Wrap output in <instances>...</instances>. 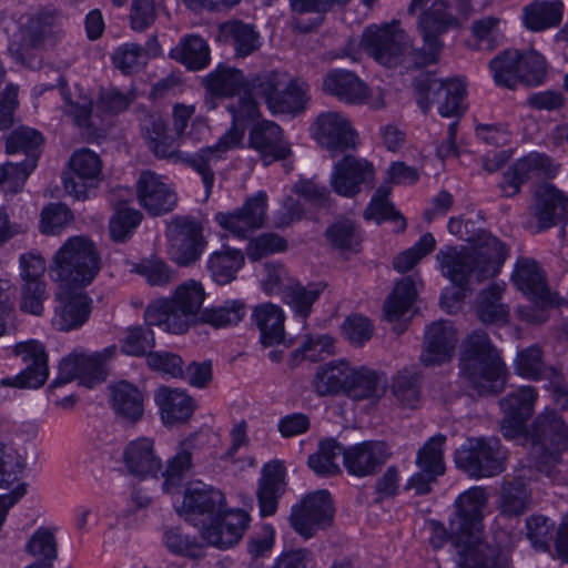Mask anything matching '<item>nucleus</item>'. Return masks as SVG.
I'll list each match as a JSON object with an SVG mask.
<instances>
[{"instance_id":"obj_1","label":"nucleus","mask_w":568,"mask_h":568,"mask_svg":"<svg viewBox=\"0 0 568 568\" xmlns=\"http://www.w3.org/2000/svg\"><path fill=\"white\" fill-rule=\"evenodd\" d=\"M487 501L488 495L483 487H471L455 501L450 538L458 568H511L501 549L483 539V510Z\"/></svg>"},{"instance_id":"obj_2","label":"nucleus","mask_w":568,"mask_h":568,"mask_svg":"<svg viewBox=\"0 0 568 568\" xmlns=\"http://www.w3.org/2000/svg\"><path fill=\"white\" fill-rule=\"evenodd\" d=\"M182 514L186 521L200 528V536L207 546L219 549L236 545L250 521L246 511L227 508L221 490L205 485L185 490Z\"/></svg>"},{"instance_id":"obj_3","label":"nucleus","mask_w":568,"mask_h":568,"mask_svg":"<svg viewBox=\"0 0 568 568\" xmlns=\"http://www.w3.org/2000/svg\"><path fill=\"white\" fill-rule=\"evenodd\" d=\"M505 245L486 231L477 233L475 245L448 246L437 253L442 272L455 286L468 290L498 274L506 260Z\"/></svg>"},{"instance_id":"obj_4","label":"nucleus","mask_w":568,"mask_h":568,"mask_svg":"<svg viewBox=\"0 0 568 568\" xmlns=\"http://www.w3.org/2000/svg\"><path fill=\"white\" fill-rule=\"evenodd\" d=\"M459 374L478 396H495L506 385V366L484 331H475L463 342Z\"/></svg>"},{"instance_id":"obj_5","label":"nucleus","mask_w":568,"mask_h":568,"mask_svg":"<svg viewBox=\"0 0 568 568\" xmlns=\"http://www.w3.org/2000/svg\"><path fill=\"white\" fill-rule=\"evenodd\" d=\"M524 436L530 443L527 456L531 466L551 476L568 449V425L555 410H546L532 420Z\"/></svg>"},{"instance_id":"obj_6","label":"nucleus","mask_w":568,"mask_h":568,"mask_svg":"<svg viewBox=\"0 0 568 568\" xmlns=\"http://www.w3.org/2000/svg\"><path fill=\"white\" fill-rule=\"evenodd\" d=\"M101 268V257L95 244L87 236L70 237L54 254L51 276L63 287L89 285Z\"/></svg>"},{"instance_id":"obj_7","label":"nucleus","mask_w":568,"mask_h":568,"mask_svg":"<svg viewBox=\"0 0 568 568\" xmlns=\"http://www.w3.org/2000/svg\"><path fill=\"white\" fill-rule=\"evenodd\" d=\"M204 296L202 285L191 281L179 286L173 298L149 306L145 321L149 325L164 326L169 333L183 334L200 320Z\"/></svg>"},{"instance_id":"obj_8","label":"nucleus","mask_w":568,"mask_h":568,"mask_svg":"<svg viewBox=\"0 0 568 568\" xmlns=\"http://www.w3.org/2000/svg\"><path fill=\"white\" fill-rule=\"evenodd\" d=\"M234 141V138L230 134L224 139H219L214 145L202 148L194 153H189L176 150L173 139L164 133L158 138H153L148 145L158 158L170 159L175 163L181 162L199 173L205 186L206 195L209 196L215 180L214 166L217 162L223 160V151L232 145Z\"/></svg>"},{"instance_id":"obj_9","label":"nucleus","mask_w":568,"mask_h":568,"mask_svg":"<svg viewBox=\"0 0 568 568\" xmlns=\"http://www.w3.org/2000/svg\"><path fill=\"white\" fill-rule=\"evenodd\" d=\"M251 85L256 95L265 99L272 113L296 114L305 109L307 84L286 73L263 72L251 80Z\"/></svg>"},{"instance_id":"obj_10","label":"nucleus","mask_w":568,"mask_h":568,"mask_svg":"<svg viewBox=\"0 0 568 568\" xmlns=\"http://www.w3.org/2000/svg\"><path fill=\"white\" fill-rule=\"evenodd\" d=\"M454 460L468 477L488 478L506 469L507 450L497 437L468 438L455 452Z\"/></svg>"},{"instance_id":"obj_11","label":"nucleus","mask_w":568,"mask_h":568,"mask_svg":"<svg viewBox=\"0 0 568 568\" xmlns=\"http://www.w3.org/2000/svg\"><path fill=\"white\" fill-rule=\"evenodd\" d=\"M414 88L417 103L424 113L428 112L430 105L436 104L442 116L463 114L462 103L466 95V84L463 80L453 78L443 81L434 74L422 73L414 80Z\"/></svg>"},{"instance_id":"obj_12","label":"nucleus","mask_w":568,"mask_h":568,"mask_svg":"<svg viewBox=\"0 0 568 568\" xmlns=\"http://www.w3.org/2000/svg\"><path fill=\"white\" fill-rule=\"evenodd\" d=\"M449 3L435 0L432 6L420 13L418 30L424 40V49L412 52L416 67L435 63L443 49L440 37L452 28L459 27V20L449 12Z\"/></svg>"},{"instance_id":"obj_13","label":"nucleus","mask_w":568,"mask_h":568,"mask_svg":"<svg viewBox=\"0 0 568 568\" xmlns=\"http://www.w3.org/2000/svg\"><path fill=\"white\" fill-rule=\"evenodd\" d=\"M361 44L369 57L387 68L400 64L410 47L407 36L397 22L367 28Z\"/></svg>"},{"instance_id":"obj_14","label":"nucleus","mask_w":568,"mask_h":568,"mask_svg":"<svg viewBox=\"0 0 568 568\" xmlns=\"http://www.w3.org/2000/svg\"><path fill=\"white\" fill-rule=\"evenodd\" d=\"M169 253L179 265L196 262L206 247L202 225L191 216H174L168 225Z\"/></svg>"},{"instance_id":"obj_15","label":"nucleus","mask_w":568,"mask_h":568,"mask_svg":"<svg viewBox=\"0 0 568 568\" xmlns=\"http://www.w3.org/2000/svg\"><path fill=\"white\" fill-rule=\"evenodd\" d=\"M334 516L333 503L327 490L308 494L298 505L293 506L290 523L294 530L305 539L318 529L331 525Z\"/></svg>"},{"instance_id":"obj_16","label":"nucleus","mask_w":568,"mask_h":568,"mask_svg":"<svg viewBox=\"0 0 568 568\" xmlns=\"http://www.w3.org/2000/svg\"><path fill=\"white\" fill-rule=\"evenodd\" d=\"M14 354L26 368L13 377L1 379L0 385L16 388H40L49 376L48 355L43 344L36 339L16 344Z\"/></svg>"},{"instance_id":"obj_17","label":"nucleus","mask_w":568,"mask_h":568,"mask_svg":"<svg viewBox=\"0 0 568 568\" xmlns=\"http://www.w3.org/2000/svg\"><path fill=\"white\" fill-rule=\"evenodd\" d=\"M70 173L63 179L64 190L77 200H85L97 189L102 174L100 156L89 149L73 152L69 160Z\"/></svg>"},{"instance_id":"obj_18","label":"nucleus","mask_w":568,"mask_h":568,"mask_svg":"<svg viewBox=\"0 0 568 568\" xmlns=\"http://www.w3.org/2000/svg\"><path fill=\"white\" fill-rule=\"evenodd\" d=\"M537 399V390L532 386H523L499 402L504 412V418L500 423V430L507 439L521 438L527 428L526 423L534 413V406Z\"/></svg>"},{"instance_id":"obj_19","label":"nucleus","mask_w":568,"mask_h":568,"mask_svg":"<svg viewBox=\"0 0 568 568\" xmlns=\"http://www.w3.org/2000/svg\"><path fill=\"white\" fill-rule=\"evenodd\" d=\"M446 436L437 434L430 437L418 450L416 465L419 471L414 474L407 487L414 489L417 495L430 493L432 485L445 473L443 446Z\"/></svg>"},{"instance_id":"obj_20","label":"nucleus","mask_w":568,"mask_h":568,"mask_svg":"<svg viewBox=\"0 0 568 568\" xmlns=\"http://www.w3.org/2000/svg\"><path fill=\"white\" fill-rule=\"evenodd\" d=\"M530 215L538 231H545L568 221V197L554 184L544 183L536 187Z\"/></svg>"},{"instance_id":"obj_21","label":"nucleus","mask_w":568,"mask_h":568,"mask_svg":"<svg viewBox=\"0 0 568 568\" xmlns=\"http://www.w3.org/2000/svg\"><path fill=\"white\" fill-rule=\"evenodd\" d=\"M322 87L325 93L347 104L361 105L369 103L373 109H381L385 105L382 95L372 102L368 101L371 95L369 88L352 71L341 69L329 71L323 79Z\"/></svg>"},{"instance_id":"obj_22","label":"nucleus","mask_w":568,"mask_h":568,"mask_svg":"<svg viewBox=\"0 0 568 568\" xmlns=\"http://www.w3.org/2000/svg\"><path fill=\"white\" fill-rule=\"evenodd\" d=\"M355 130L341 113L331 111L318 115L315 139L332 158L355 149Z\"/></svg>"},{"instance_id":"obj_23","label":"nucleus","mask_w":568,"mask_h":568,"mask_svg":"<svg viewBox=\"0 0 568 568\" xmlns=\"http://www.w3.org/2000/svg\"><path fill=\"white\" fill-rule=\"evenodd\" d=\"M513 281L519 291L541 308L561 305L565 301L557 293L550 291L544 271L534 260H519L513 274Z\"/></svg>"},{"instance_id":"obj_24","label":"nucleus","mask_w":568,"mask_h":568,"mask_svg":"<svg viewBox=\"0 0 568 568\" xmlns=\"http://www.w3.org/2000/svg\"><path fill=\"white\" fill-rule=\"evenodd\" d=\"M267 194L257 192L248 197L243 206L233 213H217L215 220L220 226L239 237H246L248 233L262 227L266 216Z\"/></svg>"},{"instance_id":"obj_25","label":"nucleus","mask_w":568,"mask_h":568,"mask_svg":"<svg viewBox=\"0 0 568 568\" xmlns=\"http://www.w3.org/2000/svg\"><path fill=\"white\" fill-rule=\"evenodd\" d=\"M389 457L390 452L386 443L366 440L344 450V466L353 476H373L381 470Z\"/></svg>"},{"instance_id":"obj_26","label":"nucleus","mask_w":568,"mask_h":568,"mask_svg":"<svg viewBox=\"0 0 568 568\" xmlns=\"http://www.w3.org/2000/svg\"><path fill=\"white\" fill-rule=\"evenodd\" d=\"M374 179L372 163L353 155H345L334 165L332 187L343 196H355L363 185H371Z\"/></svg>"},{"instance_id":"obj_27","label":"nucleus","mask_w":568,"mask_h":568,"mask_svg":"<svg viewBox=\"0 0 568 568\" xmlns=\"http://www.w3.org/2000/svg\"><path fill=\"white\" fill-rule=\"evenodd\" d=\"M458 337L448 321L433 322L425 331L420 362L424 366L440 365L452 359Z\"/></svg>"},{"instance_id":"obj_28","label":"nucleus","mask_w":568,"mask_h":568,"mask_svg":"<svg viewBox=\"0 0 568 568\" xmlns=\"http://www.w3.org/2000/svg\"><path fill=\"white\" fill-rule=\"evenodd\" d=\"M136 193L141 206L152 215L171 212L178 202L175 192L151 171L141 173Z\"/></svg>"},{"instance_id":"obj_29","label":"nucleus","mask_w":568,"mask_h":568,"mask_svg":"<svg viewBox=\"0 0 568 568\" xmlns=\"http://www.w3.org/2000/svg\"><path fill=\"white\" fill-rule=\"evenodd\" d=\"M71 288L61 286L55 295L59 305L55 308L54 324L65 332L81 327L92 311V298L83 291L72 292Z\"/></svg>"},{"instance_id":"obj_30","label":"nucleus","mask_w":568,"mask_h":568,"mask_svg":"<svg viewBox=\"0 0 568 568\" xmlns=\"http://www.w3.org/2000/svg\"><path fill=\"white\" fill-rule=\"evenodd\" d=\"M248 143L257 151L265 164L284 160L291 155V148L282 139V129L273 121L263 120L253 125Z\"/></svg>"},{"instance_id":"obj_31","label":"nucleus","mask_w":568,"mask_h":568,"mask_svg":"<svg viewBox=\"0 0 568 568\" xmlns=\"http://www.w3.org/2000/svg\"><path fill=\"white\" fill-rule=\"evenodd\" d=\"M252 324L260 331V342L264 347L285 344V315L283 310L273 303H261L253 307Z\"/></svg>"},{"instance_id":"obj_32","label":"nucleus","mask_w":568,"mask_h":568,"mask_svg":"<svg viewBox=\"0 0 568 568\" xmlns=\"http://www.w3.org/2000/svg\"><path fill=\"white\" fill-rule=\"evenodd\" d=\"M123 457L129 473L139 478L155 477L162 468L161 458L155 454L153 440L150 438L130 442Z\"/></svg>"},{"instance_id":"obj_33","label":"nucleus","mask_w":568,"mask_h":568,"mask_svg":"<svg viewBox=\"0 0 568 568\" xmlns=\"http://www.w3.org/2000/svg\"><path fill=\"white\" fill-rule=\"evenodd\" d=\"M59 84L64 100V113L72 119L75 126L83 131V134L88 138H95L99 132V123L92 114V99L78 90L75 92L67 91V82L63 78L59 79Z\"/></svg>"},{"instance_id":"obj_34","label":"nucleus","mask_w":568,"mask_h":568,"mask_svg":"<svg viewBox=\"0 0 568 568\" xmlns=\"http://www.w3.org/2000/svg\"><path fill=\"white\" fill-rule=\"evenodd\" d=\"M155 402L161 410L163 423L170 426L187 422L195 408V403L191 396L169 387L158 389Z\"/></svg>"},{"instance_id":"obj_35","label":"nucleus","mask_w":568,"mask_h":568,"mask_svg":"<svg viewBox=\"0 0 568 568\" xmlns=\"http://www.w3.org/2000/svg\"><path fill=\"white\" fill-rule=\"evenodd\" d=\"M351 377L352 367L348 362L333 361L317 368L312 386L321 397L334 396L346 392Z\"/></svg>"},{"instance_id":"obj_36","label":"nucleus","mask_w":568,"mask_h":568,"mask_svg":"<svg viewBox=\"0 0 568 568\" xmlns=\"http://www.w3.org/2000/svg\"><path fill=\"white\" fill-rule=\"evenodd\" d=\"M110 393L112 408L119 417L133 424L142 418L144 397L135 385L121 381L110 386Z\"/></svg>"},{"instance_id":"obj_37","label":"nucleus","mask_w":568,"mask_h":568,"mask_svg":"<svg viewBox=\"0 0 568 568\" xmlns=\"http://www.w3.org/2000/svg\"><path fill=\"white\" fill-rule=\"evenodd\" d=\"M252 92L254 91L250 84V87L243 91V95H240L239 99L230 103L227 106V110L233 118V124L220 139H224L226 135L232 134L235 141L223 151V158L230 150L241 144L245 124L260 116L258 105L252 97Z\"/></svg>"},{"instance_id":"obj_38","label":"nucleus","mask_w":568,"mask_h":568,"mask_svg":"<svg viewBox=\"0 0 568 568\" xmlns=\"http://www.w3.org/2000/svg\"><path fill=\"white\" fill-rule=\"evenodd\" d=\"M283 479V468L278 462L270 463L264 467L257 490L260 511L263 517L276 511L277 499L284 491Z\"/></svg>"},{"instance_id":"obj_39","label":"nucleus","mask_w":568,"mask_h":568,"mask_svg":"<svg viewBox=\"0 0 568 568\" xmlns=\"http://www.w3.org/2000/svg\"><path fill=\"white\" fill-rule=\"evenodd\" d=\"M390 393L399 406L415 409L422 396L420 371L415 366L398 371L392 378Z\"/></svg>"},{"instance_id":"obj_40","label":"nucleus","mask_w":568,"mask_h":568,"mask_svg":"<svg viewBox=\"0 0 568 568\" xmlns=\"http://www.w3.org/2000/svg\"><path fill=\"white\" fill-rule=\"evenodd\" d=\"M530 499V490L520 478L505 480L498 494L499 513L508 518L519 517L529 508Z\"/></svg>"},{"instance_id":"obj_41","label":"nucleus","mask_w":568,"mask_h":568,"mask_svg":"<svg viewBox=\"0 0 568 568\" xmlns=\"http://www.w3.org/2000/svg\"><path fill=\"white\" fill-rule=\"evenodd\" d=\"M516 372L523 377L530 379H549L550 383H557L560 379V372L554 366H547L542 361V351L532 345L517 355L515 362Z\"/></svg>"},{"instance_id":"obj_42","label":"nucleus","mask_w":568,"mask_h":568,"mask_svg":"<svg viewBox=\"0 0 568 568\" xmlns=\"http://www.w3.org/2000/svg\"><path fill=\"white\" fill-rule=\"evenodd\" d=\"M206 91L214 97H233L241 94L250 83L240 70L219 67L203 79Z\"/></svg>"},{"instance_id":"obj_43","label":"nucleus","mask_w":568,"mask_h":568,"mask_svg":"<svg viewBox=\"0 0 568 568\" xmlns=\"http://www.w3.org/2000/svg\"><path fill=\"white\" fill-rule=\"evenodd\" d=\"M244 265V255L240 250L226 247L212 253L207 261V270L212 280L226 285L236 278V273Z\"/></svg>"},{"instance_id":"obj_44","label":"nucleus","mask_w":568,"mask_h":568,"mask_svg":"<svg viewBox=\"0 0 568 568\" xmlns=\"http://www.w3.org/2000/svg\"><path fill=\"white\" fill-rule=\"evenodd\" d=\"M564 3L561 1H537L524 10V23L531 31H542L561 22Z\"/></svg>"},{"instance_id":"obj_45","label":"nucleus","mask_w":568,"mask_h":568,"mask_svg":"<svg viewBox=\"0 0 568 568\" xmlns=\"http://www.w3.org/2000/svg\"><path fill=\"white\" fill-rule=\"evenodd\" d=\"M385 392L382 376L376 372L361 367L355 369L352 367V377L347 385L345 394L355 399H373L379 398Z\"/></svg>"},{"instance_id":"obj_46","label":"nucleus","mask_w":568,"mask_h":568,"mask_svg":"<svg viewBox=\"0 0 568 568\" xmlns=\"http://www.w3.org/2000/svg\"><path fill=\"white\" fill-rule=\"evenodd\" d=\"M170 57L191 70H200L207 65L210 50L201 37L187 36L171 50Z\"/></svg>"},{"instance_id":"obj_47","label":"nucleus","mask_w":568,"mask_h":568,"mask_svg":"<svg viewBox=\"0 0 568 568\" xmlns=\"http://www.w3.org/2000/svg\"><path fill=\"white\" fill-rule=\"evenodd\" d=\"M489 68L493 71L496 84L508 89H515L521 82L520 52L506 50L495 57Z\"/></svg>"},{"instance_id":"obj_48","label":"nucleus","mask_w":568,"mask_h":568,"mask_svg":"<svg viewBox=\"0 0 568 568\" xmlns=\"http://www.w3.org/2000/svg\"><path fill=\"white\" fill-rule=\"evenodd\" d=\"M503 291L504 288L500 285L493 284L481 292L477 315L484 324H504L508 322L509 310L500 303Z\"/></svg>"},{"instance_id":"obj_49","label":"nucleus","mask_w":568,"mask_h":568,"mask_svg":"<svg viewBox=\"0 0 568 568\" xmlns=\"http://www.w3.org/2000/svg\"><path fill=\"white\" fill-rule=\"evenodd\" d=\"M323 290V284H311L307 286L301 284L290 285L283 291V300L302 318V323L305 324L313 304L317 301Z\"/></svg>"},{"instance_id":"obj_50","label":"nucleus","mask_w":568,"mask_h":568,"mask_svg":"<svg viewBox=\"0 0 568 568\" xmlns=\"http://www.w3.org/2000/svg\"><path fill=\"white\" fill-rule=\"evenodd\" d=\"M116 346L112 345L102 352L91 355H80V383L89 388L105 379V364L116 354Z\"/></svg>"},{"instance_id":"obj_51","label":"nucleus","mask_w":568,"mask_h":568,"mask_svg":"<svg viewBox=\"0 0 568 568\" xmlns=\"http://www.w3.org/2000/svg\"><path fill=\"white\" fill-rule=\"evenodd\" d=\"M417 291L415 283L410 277H404L398 281L384 304L385 316L388 321L400 318L412 307Z\"/></svg>"},{"instance_id":"obj_52","label":"nucleus","mask_w":568,"mask_h":568,"mask_svg":"<svg viewBox=\"0 0 568 568\" xmlns=\"http://www.w3.org/2000/svg\"><path fill=\"white\" fill-rule=\"evenodd\" d=\"M221 33L230 42L236 54L246 57L258 48V36L254 29L241 21H232L222 24Z\"/></svg>"},{"instance_id":"obj_53","label":"nucleus","mask_w":568,"mask_h":568,"mask_svg":"<svg viewBox=\"0 0 568 568\" xmlns=\"http://www.w3.org/2000/svg\"><path fill=\"white\" fill-rule=\"evenodd\" d=\"M344 448L339 443L333 438L322 440L318 450L308 457L310 468L320 476H333L341 471L335 459L344 456Z\"/></svg>"},{"instance_id":"obj_54","label":"nucleus","mask_w":568,"mask_h":568,"mask_svg":"<svg viewBox=\"0 0 568 568\" xmlns=\"http://www.w3.org/2000/svg\"><path fill=\"white\" fill-rule=\"evenodd\" d=\"M246 313V304L243 301L231 300L219 307L204 310L200 315V321L221 328L236 325L245 317Z\"/></svg>"},{"instance_id":"obj_55","label":"nucleus","mask_w":568,"mask_h":568,"mask_svg":"<svg viewBox=\"0 0 568 568\" xmlns=\"http://www.w3.org/2000/svg\"><path fill=\"white\" fill-rule=\"evenodd\" d=\"M389 194V186H379L376 190L374 196L372 197L368 206L364 211V217L366 220H373L377 224H381L387 220H392L395 222L398 221V230L404 231L406 229V220L400 215L398 211H396L393 203L388 201Z\"/></svg>"},{"instance_id":"obj_56","label":"nucleus","mask_w":568,"mask_h":568,"mask_svg":"<svg viewBox=\"0 0 568 568\" xmlns=\"http://www.w3.org/2000/svg\"><path fill=\"white\" fill-rule=\"evenodd\" d=\"M43 138L34 129L22 126L13 130L7 139L6 148L9 154L23 152L27 160H34V168L40 155Z\"/></svg>"},{"instance_id":"obj_57","label":"nucleus","mask_w":568,"mask_h":568,"mask_svg":"<svg viewBox=\"0 0 568 568\" xmlns=\"http://www.w3.org/2000/svg\"><path fill=\"white\" fill-rule=\"evenodd\" d=\"M514 166L524 183L532 179H551L558 172L549 156L536 152L517 160Z\"/></svg>"},{"instance_id":"obj_58","label":"nucleus","mask_w":568,"mask_h":568,"mask_svg":"<svg viewBox=\"0 0 568 568\" xmlns=\"http://www.w3.org/2000/svg\"><path fill=\"white\" fill-rule=\"evenodd\" d=\"M500 20L496 17L488 16L471 23V33L474 43H469V48L480 51H493L501 41V33L498 26Z\"/></svg>"},{"instance_id":"obj_59","label":"nucleus","mask_w":568,"mask_h":568,"mask_svg":"<svg viewBox=\"0 0 568 568\" xmlns=\"http://www.w3.org/2000/svg\"><path fill=\"white\" fill-rule=\"evenodd\" d=\"M527 538L537 550L548 551L558 531L556 523L542 515H531L526 519Z\"/></svg>"},{"instance_id":"obj_60","label":"nucleus","mask_w":568,"mask_h":568,"mask_svg":"<svg viewBox=\"0 0 568 568\" xmlns=\"http://www.w3.org/2000/svg\"><path fill=\"white\" fill-rule=\"evenodd\" d=\"M166 547L174 554L199 558L204 555L206 542L195 536L184 534L180 528H169L164 532Z\"/></svg>"},{"instance_id":"obj_61","label":"nucleus","mask_w":568,"mask_h":568,"mask_svg":"<svg viewBox=\"0 0 568 568\" xmlns=\"http://www.w3.org/2000/svg\"><path fill=\"white\" fill-rule=\"evenodd\" d=\"M151 325L134 326L128 328L125 336L121 339V351L130 356L148 355V349L155 344Z\"/></svg>"},{"instance_id":"obj_62","label":"nucleus","mask_w":568,"mask_h":568,"mask_svg":"<svg viewBox=\"0 0 568 568\" xmlns=\"http://www.w3.org/2000/svg\"><path fill=\"white\" fill-rule=\"evenodd\" d=\"M48 298L44 281H26L20 287V310L31 315L43 314V303Z\"/></svg>"},{"instance_id":"obj_63","label":"nucleus","mask_w":568,"mask_h":568,"mask_svg":"<svg viewBox=\"0 0 568 568\" xmlns=\"http://www.w3.org/2000/svg\"><path fill=\"white\" fill-rule=\"evenodd\" d=\"M142 214L138 210L119 204L115 214L110 220V235L114 241H125L132 231L140 224Z\"/></svg>"},{"instance_id":"obj_64","label":"nucleus","mask_w":568,"mask_h":568,"mask_svg":"<svg viewBox=\"0 0 568 568\" xmlns=\"http://www.w3.org/2000/svg\"><path fill=\"white\" fill-rule=\"evenodd\" d=\"M73 221V213L63 203H50L41 212L40 231L57 234Z\"/></svg>"}]
</instances>
